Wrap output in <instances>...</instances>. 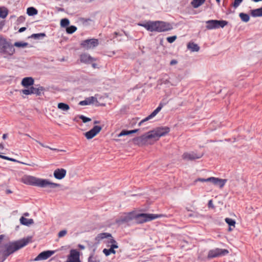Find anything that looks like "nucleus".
Returning <instances> with one entry per match:
<instances>
[{
	"instance_id": "obj_37",
	"label": "nucleus",
	"mask_w": 262,
	"mask_h": 262,
	"mask_svg": "<svg viewBox=\"0 0 262 262\" xmlns=\"http://www.w3.org/2000/svg\"><path fill=\"white\" fill-rule=\"evenodd\" d=\"M76 29H77V28L75 26H71L67 27L66 31L68 33L72 34V33H74L76 30Z\"/></svg>"
},
{
	"instance_id": "obj_11",
	"label": "nucleus",
	"mask_w": 262,
	"mask_h": 262,
	"mask_svg": "<svg viewBox=\"0 0 262 262\" xmlns=\"http://www.w3.org/2000/svg\"><path fill=\"white\" fill-rule=\"evenodd\" d=\"M99 45V41L97 39L92 38L86 39L83 41V50H93Z\"/></svg>"
},
{
	"instance_id": "obj_36",
	"label": "nucleus",
	"mask_w": 262,
	"mask_h": 262,
	"mask_svg": "<svg viewBox=\"0 0 262 262\" xmlns=\"http://www.w3.org/2000/svg\"><path fill=\"white\" fill-rule=\"evenodd\" d=\"M70 24V21L68 19L63 18L60 21V25L62 27H67Z\"/></svg>"
},
{
	"instance_id": "obj_6",
	"label": "nucleus",
	"mask_w": 262,
	"mask_h": 262,
	"mask_svg": "<svg viewBox=\"0 0 262 262\" xmlns=\"http://www.w3.org/2000/svg\"><path fill=\"white\" fill-rule=\"evenodd\" d=\"M135 211L125 213L120 215L116 220V223L118 225L126 224L129 225L131 223H135Z\"/></svg>"
},
{
	"instance_id": "obj_16",
	"label": "nucleus",
	"mask_w": 262,
	"mask_h": 262,
	"mask_svg": "<svg viewBox=\"0 0 262 262\" xmlns=\"http://www.w3.org/2000/svg\"><path fill=\"white\" fill-rule=\"evenodd\" d=\"M203 154H197L193 151L189 152H186L183 154L182 158L185 160H194L201 158Z\"/></svg>"
},
{
	"instance_id": "obj_14",
	"label": "nucleus",
	"mask_w": 262,
	"mask_h": 262,
	"mask_svg": "<svg viewBox=\"0 0 262 262\" xmlns=\"http://www.w3.org/2000/svg\"><path fill=\"white\" fill-rule=\"evenodd\" d=\"M94 104L96 106H104V104L100 103L98 101L97 98L95 96H91L88 98H86L84 100H83V105H93Z\"/></svg>"
},
{
	"instance_id": "obj_52",
	"label": "nucleus",
	"mask_w": 262,
	"mask_h": 262,
	"mask_svg": "<svg viewBox=\"0 0 262 262\" xmlns=\"http://www.w3.org/2000/svg\"><path fill=\"white\" fill-rule=\"evenodd\" d=\"M26 30V28L25 27H21L20 28L19 30H18V32H24V31H25Z\"/></svg>"
},
{
	"instance_id": "obj_47",
	"label": "nucleus",
	"mask_w": 262,
	"mask_h": 262,
	"mask_svg": "<svg viewBox=\"0 0 262 262\" xmlns=\"http://www.w3.org/2000/svg\"><path fill=\"white\" fill-rule=\"evenodd\" d=\"M142 26L145 27L147 30L150 31V23H147L144 25H142Z\"/></svg>"
},
{
	"instance_id": "obj_61",
	"label": "nucleus",
	"mask_w": 262,
	"mask_h": 262,
	"mask_svg": "<svg viewBox=\"0 0 262 262\" xmlns=\"http://www.w3.org/2000/svg\"><path fill=\"white\" fill-rule=\"evenodd\" d=\"M216 1L217 2V3H220V0H216Z\"/></svg>"
},
{
	"instance_id": "obj_20",
	"label": "nucleus",
	"mask_w": 262,
	"mask_h": 262,
	"mask_svg": "<svg viewBox=\"0 0 262 262\" xmlns=\"http://www.w3.org/2000/svg\"><path fill=\"white\" fill-rule=\"evenodd\" d=\"M67 173V171L66 169L63 168H58L56 169L53 173L54 177L58 180H61L64 178Z\"/></svg>"
},
{
	"instance_id": "obj_62",
	"label": "nucleus",
	"mask_w": 262,
	"mask_h": 262,
	"mask_svg": "<svg viewBox=\"0 0 262 262\" xmlns=\"http://www.w3.org/2000/svg\"><path fill=\"white\" fill-rule=\"evenodd\" d=\"M79 247L80 248H82V245H79Z\"/></svg>"
},
{
	"instance_id": "obj_10",
	"label": "nucleus",
	"mask_w": 262,
	"mask_h": 262,
	"mask_svg": "<svg viewBox=\"0 0 262 262\" xmlns=\"http://www.w3.org/2000/svg\"><path fill=\"white\" fill-rule=\"evenodd\" d=\"M97 59L89 54H83V63L86 65L91 64L93 69H100V66L96 62Z\"/></svg>"
},
{
	"instance_id": "obj_7",
	"label": "nucleus",
	"mask_w": 262,
	"mask_h": 262,
	"mask_svg": "<svg viewBox=\"0 0 262 262\" xmlns=\"http://www.w3.org/2000/svg\"><path fill=\"white\" fill-rule=\"evenodd\" d=\"M135 223L142 224L158 218L160 215L149 213H137L135 212Z\"/></svg>"
},
{
	"instance_id": "obj_5",
	"label": "nucleus",
	"mask_w": 262,
	"mask_h": 262,
	"mask_svg": "<svg viewBox=\"0 0 262 262\" xmlns=\"http://www.w3.org/2000/svg\"><path fill=\"white\" fill-rule=\"evenodd\" d=\"M15 52L13 46L5 38L0 35V53L4 55V57L13 55Z\"/></svg>"
},
{
	"instance_id": "obj_17",
	"label": "nucleus",
	"mask_w": 262,
	"mask_h": 262,
	"mask_svg": "<svg viewBox=\"0 0 262 262\" xmlns=\"http://www.w3.org/2000/svg\"><path fill=\"white\" fill-rule=\"evenodd\" d=\"M227 181V179H220L213 177H211L210 180V183L214 186L219 187L220 188H222L225 185Z\"/></svg>"
},
{
	"instance_id": "obj_57",
	"label": "nucleus",
	"mask_w": 262,
	"mask_h": 262,
	"mask_svg": "<svg viewBox=\"0 0 262 262\" xmlns=\"http://www.w3.org/2000/svg\"><path fill=\"white\" fill-rule=\"evenodd\" d=\"M168 82H169V81L168 80H166L165 81H164V84H167Z\"/></svg>"
},
{
	"instance_id": "obj_4",
	"label": "nucleus",
	"mask_w": 262,
	"mask_h": 262,
	"mask_svg": "<svg viewBox=\"0 0 262 262\" xmlns=\"http://www.w3.org/2000/svg\"><path fill=\"white\" fill-rule=\"evenodd\" d=\"M96 239L98 242H100V241L103 239H105V241H104V243L111 244L110 248L109 249H104L103 250V253L106 256H108L111 254L116 253V251L114 249L116 248H118V246L116 241L113 238V236L110 233H100L96 237Z\"/></svg>"
},
{
	"instance_id": "obj_31",
	"label": "nucleus",
	"mask_w": 262,
	"mask_h": 262,
	"mask_svg": "<svg viewBox=\"0 0 262 262\" xmlns=\"http://www.w3.org/2000/svg\"><path fill=\"white\" fill-rule=\"evenodd\" d=\"M37 10L34 7H29L27 9V13L29 16H33L37 14Z\"/></svg>"
},
{
	"instance_id": "obj_49",
	"label": "nucleus",
	"mask_w": 262,
	"mask_h": 262,
	"mask_svg": "<svg viewBox=\"0 0 262 262\" xmlns=\"http://www.w3.org/2000/svg\"><path fill=\"white\" fill-rule=\"evenodd\" d=\"M91 121V119L90 118H88L83 116V123H86L88 122H90Z\"/></svg>"
},
{
	"instance_id": "obj_63",
	"label": "nucleus",
	"mask_w": 262,
	"mask_h": 262,
	"mask_svg": "<svg viewBox=\"0 0 262 262\" xmlns=\"http://www.w3.org/2000/svg\"><path fill=\"white\" fill-rule=\"evenodd\" d=\"M79 118L82 119V116H79Z\"/></svg>"
},
{
	"instance_id": "obj_60",
	"label": "nucleus",
	"mask_w": 262,
	"mask_h": 262,
	"mask_svg": "<svg viewBox=\"0 0 262 262\" xmlns=\"http://www.w3.org/2000/svg\"><path fill=\"white\" fill-rule=\"evenodd\" d=\"M25 135L31 138V136L28 134H26Z\"/></svg>"
},
{
	"instance_id": "obj_24",
	"label": "nucleus",
	"mask_w": 262,
	"mask_h": 262,
	"mask_svg": "<svg viewBox=\"0 0 262 262\" xmlns=\"http://www.w3.org/2000/svg\"><path fill=\"white\" fill-rule=\"evenodd\" d=\"M187 49L191 52H198L200 50V47L193 42H189L187 46Z\"/></svg>"
},
{
	"instance_id": "obj_51",
	"label": "nucleus",
	"mask_w": 262,
	"mask_h": 262,
	"mask_svg": "<svg viewBox=\"0 0 262 262\" xmlns=\"http://www.w3.org/2000/svg\"><path fill=\"white\" fill-rule=\"evenodd\" d=\"M177 63H178V61L177 60L173 59V60H171V61L170 62V64L171 66H173V65H175V64H177Z\"/></svg>"
},
{
	"instance_id": "obj_2",
	"label": "nucleus",
	"mask_w": 262,
	"mask_h": 262,
	"mask_svg": "<svg viewBox=\"0 0 262 262\" xmlns=\"http://www.w3.org/2000/svg\"><path fill=\"white\" fill-rule=\"evenodd\" d=\"M31 241V237H28L21 240L9 243L5 245V250L0 251V262H3L11 254L27 245Z\"/></svg>"
},
{
	"instance_id": "obj_28",
	"label": "nucleus",
	"mask_w": 262,
	"mask_h": 262,
	"mask_svg": "<svg viewBox=\"0 0 262 262\" xmlns=\"http://www.w3.org/2000/svg\"><path fill=\"white\" fill-rule=\"evenodd\" d=\"M0 158L3 159L7 160H9V161H10L20 163L21 164H26V165H29V166H34L35 165L34 164H27V163H24V162H20V161H18L16 160V159H13V158H9L8 157H7V156H3L2 155H0Z\"/></svg>"
},
{
	"instance_id": "obj_19",
	"label": "nucleus",
	"mask_w": 262,
	"mask_h": 262,
	"mask_svg": "<svg viewBox=\"0 0 262 262\" xmlns=\"http://www.w3.org/2000/svg\"><path fill=\"white\" fill-rule=\"evenodd\" d=\"M162 107L163 105L161 103H160L159 106L150 115H149L145 119L142 120L141 122H140V123H139V125H141V124L143 123L144 122L147 121L152 119L155 116H156L157 114L161 110Z\"/></svg>"
},
{
	"instance_id": "obj_55",
	"label": "nucleus",
	"mask_w": 262,
	"mask_h": 262,
	"mask_svg": "<svg viewBox=\"0 0 262 262\" xmlns=\"http://www.w3.org/2000/svg\"><path fill=\"white\" fill-rule=\"evenodd\" d=\"M4 236L3 235H0V243H1L2 239H3Z\"/></svg>"
},
{
	"instance_id": "obj_48",
	"label": "nucleus",
	"mask_w": 262,
	"mask_h": 262,
	"mask_svg": "<svg viewBox=\"0 0 262 262\" xmlns=\"http://www.w3.org/2000/svg\"><path fill=\"white\" fill-rule=\"evenodd\" d=\"M88 262H98L96 258L92 256H90L89 258V261Z\"/></svg>"
},
{
	"instance_id": "obj_35",
	"label": "nucleus",
	"mask_w": 262,
	"mask_h": 262,
	"mask_svg": "<svg viewBox=\"0 0 262 262\" xmlns=\"http://www.w3.org/2000/svg\"><path fill=\"white\" fill-rule=\"evenodd\" d=\"M225 222L229 225V226H232L234 228L235 227V221L234 220H232L230 218H226Z\"/></svg>"
},
{
	"instance_id": "obj_59",
	"label": "nucleus",
	"mask_w": 262,
	"mask_h": 262,
	"mask_svg": "<svg viewBox=\"0 0 262 262\" xmlns=\"http://www.w3.org/2000/svg\"><path fill=\"white\" fill-rule=\"evenodd\" d=\"M79 104L80 105H82V101H80V102H79Z\"/></svg>"
},
{
	"instance_id": "obj_45",
	"label": "nucleus",
	"mask_w": 262,
	"mask_h": 262,
	"mask_svg": "<svg viewBox=\"0 0 262 262\" xmlns=\"http://www.w3.org/2000/svg\"><path fill=\"white\" fill-rule=\"evenodd\" d=\"M242 1L243 0H234V3L233 4V6L234 8H237L242 2Z\"/></svg>"
},
{
	"instance_id": "obj_34",
	"label": "nucleus",
	"mask_w": 262,
	"mask_h": 262,
	"mask_svg": "<svg viewBox=\"0 0 262 262\" xmlns=\"http://www.w3.org/2000/svg\"><path fill=\"white\" fill-rule=\"evenodd\" d=\"M28 43L27 42H15L13 45V47L15 46L17 48H24L27 47Z\"/></svg>"
},
{
	"instance_id": "obj_50",
	"label": "nucleus",
	"mask_w": 262,
	"mask_h": 262,
	"mask_svg": "<svg viewBox=\"0 0 262 262\" xmlns=\"http://www.w3.org/2000/svg\"><path fill=\"white\" fill-rule=\"evenodd\" d=\"M208 206L209 208H214V205L213 204L212 200H210L209 201Z\"/></svg>"
},
{
	"instance_id": "obj_46",
	"label": "nucleus",
	"mask_w": 262,
	"mask_h": 262,
	"mask_svg": "<svg viewBox=\"0 0 262 262\" xmlns=\"http://www.w3.org/2000/svg\"><path fill=\"white\" fill-rule=\"evenodd\" d=\"M67 233V232L66 230H61L58 233V236L59 237H62L64 236V235H66Z\"/></svg>"
},
{
	"instance_id": "obj_9",
	"label": "nucleus",
	"mask_w": 262,
	"mask_h": 262,
	"mask_svg": "<svg viewBox=\"0 0 262 262\" xmlns=\"http://www.w3.org/2000/svg\"><path fill=\"white\" fill-rule=\"evenodd\" d=\"M229 253V251L226 249H222L219 248H215L210 250L208 252L207 258L211 259L217 257H220L227 255Z\"/></svg>"
},
{
	"instance_id": "obj_30",
	"label": "nucleus",
	"mask_w": 262,
	"mask_h": 262,
	"mask_svg": "<svg viewBox=\"0 0 262 262\" xmlns=\"http://www.w3.org/2000/svg\"><path fill=\"white\" fill-rule=\"evenodd\" d=\"M205 1V0H193L191 2V5L194 8H196L203 4Z\"/></svg>"
},
{
	"instance_id": "obj_1",
	"label": "nucleus",
	"mask_w": 262,
	"mask_h": 262,
	"mask_svg": "<svg viewBox=\"0 0 262 262\" xmlns=\"http://www.w3.org/2000/svg\"><path fill=\"white\" fill-rule=\"evenodd\" d=\"M169 131V128L167 127H158L135 139V142L137 144L143 145L146 144L149 140L157 141L161 137L168 134Z\"/></svg>"
},
{
	"instance_id": "obj_3",
	"label": "nucleus",
	"mask_w": 262,
	"mask_h": 262,
	"mask_svg": "<svg viewBox=\"0 0 262 262\" xmlns=\"http://www.w3.org/2000/svg\"><path fill=\"white\" fill-rule=\"evenodd\" d=\"M22 181L25 184L34 185L42 188L48 187L49 188H55L60 186L59 184L51 182L48 180L37 178L30 176L23 177L22 178Z\"/></svg>"
},
{
	"instance_id": "obj_15",
	"label": "nucleus",
	"mask_w": 262,
	"mask_h": 262,
	"mask_svg": "<svg viewBox=\"0 0 262 262\" xmlns=\"http://www.w3.org/2000/svg\"><path fill=\"white\" fill-rule=\"evenodd\" d=\"M102 129L100 126H94L93 128L85 134V136L88 139H91L96 136Z\"/></svg>"
},
{
	"instance_id": "obj_64",
	"label": "nucleus",
	"mask_w": 262,
	"mask_h": 262,
	"mask_svg": "<svg viewBox=\"0 0 262 262\" xmlns=\"http://www.w3.org/2000/svg\"><path fill=\"white\" fill-rule=\"evenodd\" d=\"M80 61H82V58H81V57H80Z\"/></svg>"
},
{
	"instance_id": "obj_42",
	"label": "nucleus",
	"mask_w": 262,
	"mask_h": 262,
	"mask_svg": "<svg viewBox=\"0 0 262 262\" xmlns=\"http://www.w3.org/2000/svg\"><path fill=\"white\" fill-rule=\"evenodd\" d=\"M37 143H38L40 145H41L42 147H46V148H48L52 150H55V151H59L58 149H56V148H51V147H50L49 146H46L45 145H44L43 143H41L40 142H39V141L37 140H35L34 139Z\"/></svg>"
},
{
	"instance_id": "obj_27",
	"label": "nucleus",
	"mask_w": 262,
	"mask_h": 262,
	"mask_svg": "<svg viewBox=\"0 0 262 262\" xmlns=\"http://www.w3.org/2000/svg\"><path fill=\"white\" fill-rule=\"evenodd\" d=\"M150 31H158L159 32V21L150 22Z\"/></svg>"
},
{
	"instance_id": "obj_40",
	"label": "nucleus",
	"mask_w": 262,
	"mask_h": 262,
	"mask_svg": "<svg viewBox=\"0 0 262 262\" xmlns=\"http://www.w3.org/2000/svg\"><path fill=\"white\" fill-rule=\"evenodd\" d=\"M211 177H209L207 179L204 178H198L196 179L194 182L196 183L197 182H210Z\"/></svg>"
},
{
	"instance_id": "obj_38",
	"label": "nucleus",
	"mask_w": 262,
	"mask_h": 262,
	"mask_svg": "<svg viewBox=\"0 0 262 262\" xmlns=\"http://www.w3.org/2000/svg\"><path fill=\"white\" fill-rule=\"evenodd\" d=\"M46 36V34L43 33H37V34H33L31 35V37L34 39H39L40 37H44Z\"/></svg>"
},
{
	"instance_id": "obj_12",
	"label": "nucleus",
	"mask_w": 262,
	"mask_h": 262,
	"mask_svg": "<svg viewBox=\"0 0 262 262\" xmlns=\"http://www.w3.org/2000/svg\"><path fill=\"white\" fill-rule=\"evenodd\" d=\"M44 89L42 86L38 88L30 87L28 89H25L21 91V92L25 95L36 94L37 96H40L43 93Z\"/></svg>"
},
{
	"instance_id": "obj_29",
	"label": "nucleus",
	"mask_w": 262,
	"mask_h": 262,
	"mask_svg": "<svg viewBox=\"0 0 262 262\" xmlns=\"http://www.w3.org/2000/svg\"><path fill=\"white\" fill-rule=\"evenodd\" d=\"M139 129H136L132 130H122L118 135V137H120L123 136H127L133 133H137Z\"/></svg>"
},
{
	"instance_id": "obj_18",
	"label": "nucleus",
	"mask_w": 262,
	"mask_h": 262,
	"mask_svg": "<svg viewBox=\"0 0 262 262\" xmlns=\"http://www.w3.org/2000/svg\"><path fill=\"white\" fill-rule=\"evenodd\" d=\"M54 251H45L39 253L37 257L34 259L35 261L41 260H45L50 257L54 253Z\"/></svg>"
},
{
	"instance_id": "obj_54",
	"label": "nucleus",
	"mask_w": 262,
	"mask_h": 262,
	"mask_svg": "<svg viewBox=\"0 0 262 262\" xmlns=\"http://www.w3.org/2000/svg\"><path fill=\"white\" fill-rule=\"evenodd\" d=\"M4 148V146L3 143L0 144V149H3Z\"/></svg>"
},
{
	"instance_id": "obj_22",
	"label": "nucleus",
	"mask_w": 262,
	"mask_h": 262,
	"mask_svg": "<svg viewBox=\"0 0 262 262\" xmlns=\"http://www.w3.org/2000/svg\"><path fill=\"white\" fill-rule=\"evenodd\" d=\"M94 25V21L91 18H83V28L85 29H90L93 27Z\"/></svg>"
},
{
	"instance_id": "obj_13",
	"label": "nucleus",
	"mask_w": 262,
	"mask_h": 262,
	"mask_svg": "<svg viewBox=\"0 0 262 262\" xmlns=\"http://www.w3.org/2000/svg\"><path fill=\"white\" fill-rule=\"evenodd\" d=\"M66 262H80V252L76 249L71 250Z\"/></svg>"
},
{
	"instance_id": "obj_58",
	"label": "nucleus",
	"mask_w": 262,
	"mask_h": 262,
	"mask_svg": "<svg viewBox=\"0 0 262 262\" xmlns=\"http://www.w3.org/2000/svg\"><path fill=\"white\" fill-rule=\"evenodd\" d=\"M99 123V121H95L94 122V124H97V123Z\"/></svg>"
},
{
	"instance_id": "obj_25",
	"label": "nucleus",
	"mask_w": 262,
	"mask_h": 262,
	"mask_svg": "<svg viewBox=\"0 0 262 262\" xmlns=\"http://www.w3.org/2000/svg\"><path fill=\"white\" fill-rule=\"evenodd\" d=\"M20 222L21 224L24 225H27V226L30 225L34 223V221H33V219H27L23 216H22L20 219Z\"/></svg>"
},
{
	"instance_id": "obj_56",
	"label": "nucleus",
	"mask_w": 262,
	"mask_h": 262,
	"mask_svg": "<svg viewBox=\"0 0 262 262\" xmlns=\"http://www.w3.org/2000/svg\"><path fill=\"white\" fill-rule=\"evenodd\" d=\"M232 226H229V229H228V231H232L233 229H232Z\"/></svg>"
},
{
	"instance_id": "obj_39",
	"label": "nucleus",
	"mask_w": 262,
	"mask_h": 262,
	"mask_svg": "<svg viewBox=\"0 0 262 262\" xmlns=\"http://www.w3.org/2000/svg\"><path fill=\"white\" fill-rule=\"evenodd\" d=\"M8 15V11L6 9H2L0 8V17L5 18Z\"/></svg>"
},
{
	"instance_id": "obj_32",
	"label": "nucleus",
	"mask_w": 262,
	"mask_h": 262,
	"mask_svg": "<svg viewBox=\"0 0 262 262\" xmlns=\"http://www.w3.org/2000/svg\"><path fill=\"white\" fill-rule=\"evenodd\" d=\"M58 108L63 111H68L70 109L69 105L64 103H59Z\"/></svg>"
},
{
	"instance_id": "obj_26",
	"label": "nucleus",
	"mask_w": 262,
	"mask_h": 262,
	"mask_svg": "<svg viewBox=\"0 0 262 262\" xmlns=\"http://www.w3.org/2000/svg\"><path fill=\"white\" fill-rule=\"evenodd\" d=\"M251 15L253 17H259L262 16V7L260 8L251 10Z\"/></svg>"
},
{
	"instance_id": "obj_21",
	"label": "nucleus",
	"mask_w": 262,
	"mask_h": 262,
	"mask_svg": "<svg viewBox=\"0 0 262 262\" xmlns=\"http://www.w3.org/2000/svg\"><path fill=\"white\" fill-rule=\"evenodd\" d=\"M172 26L170 24L164 21H159V32L169 31L172 29Z\"/></svg>"
},
{
	"instance_id": "obj_33",
	"label": "nucleus",
	"mask_w": 262,
	"mask_h": 262,
	"mask_svg": "<svg viewBox=\"0 0 262 262\" xmlns=\"http://www.w3.org/2000/svg\"><path fill=\"white\" fill-rule=\"evenodd\" d=\"M239 16L240 17L242 20L245 23L248 22L250 19L249 15L244 13H240Z\"/></svg>"
},
{
	"instance_id": "obj_43",
	"label": "nucleus",
	"mask_w": 262,
	"mask_h": 262,
	"mask_svg": "<svg viewBox=\"0 0 262 262\" xmlns=\"http://www.w3.org/2000/svg\"><path fill=\"white\" fill-rule=\"evenodd\" d=\"M189 216L190 217H194L195 219H198V218H200V217H202L203 216V215L199 213H193V214H190L189 215Z\"/></svg>"
},
{
	"instance_id": "obj_8",
	"label": "nucleus",
	"mask_w": 262,
	"mask_h": 262,
	"mask_svg": "<svg viewBox=\"0 0 262 262\" xmlns=\"http://www.w3.org/2000/svg\"><path fill=\"white\" fill-rule=\"evenodd\" d=\"M206 28L208 30L216 29L219 28H224L227 25L226 20H209L206 22Z\"/></svg>"
},
{
	"instance_id": "obj_23",
	"label": "nucleus",
	"mask_w": 262,
	"mask_h": 262,
	"mask_svg": "<svg viewBox=\"0 0 262 262\" xmlns=\"http://www.w3.org/2000/svg\"><path fill=\"white\" fill-rule=\"evenodd\" d=\"M34 79L32 77H25L21 81V84L25 87H28L33 84Z\"/></svg>"
},
{
	"instance_id": "obj_53",
	"label": "nucleus",
	"mask_w": 262,
	"mask_h": 262,
	"mask_svg": "<svg viewBox=\"0 0 262 262\" xmlns=\"http://www.w3.org/2000/svg\"><path fill=\"white\" fill-rule=\"evenodd\" d=\"M7 138V134H4L3 136V139H6V138Z\"/></svg>"
},
{
	"instance_id": "obj_41",
	"label": "nucleus",
	"mask_w": 262,
	"mask_h": 262,
	"mask_svg": "<svg viewBox=\"0 0 262 262\" xmlns=\"http://www.w3.org/2000/svg\"><path fill=\"white\" fill-rule=\"evenodd\" d=\"M85 187H86V189L89 190L92 194L95 193L97 191L96 188H94V187H89L88 183L85 184Z\"/></svg>"
},
{
	"instance_id": "obj_44",
	"label": "nucleus",
	"mask_w": 262,
	"mask_h": 262,
	"mask_svg": "<svg viewBox=\"0 0 262 262\" xmlns=\"http://www.w3.org/2000/svg\"><path fill=\"white\" fill-rule=\"evenodd\" d=\"M176 39H177L176 36H172L167 37V40L168 42L172 43V42H174Z\"/></svg>"
}]
</instances>
